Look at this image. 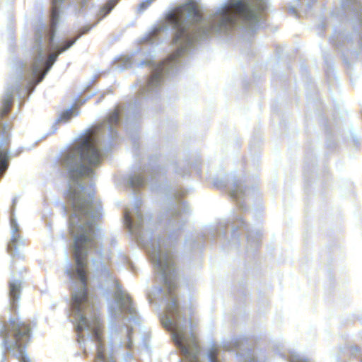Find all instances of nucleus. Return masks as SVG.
Returning a JSON list of instances; mask_svg holds the SVG:
<instances>
[{
	"mask_svg": "<svg viewBox=\"0 0 362 362\" xmlns=\"http://www.w3.org/2000/svg\"><path fill=\"white\" fill-rule=\"evenodd\" d=\"M119 122V110H115L102 123L80 136L59 159L60 165L67 172V197L71 206L69 228L73 238L72 250L76 261V267L66 270L73 284L71 321L75 325L78 343H84L87 339L95 341L98 351L95 361L115 360L103 347L100 320L93 310L86 291V268L89 253L101 286L109 288L117 286L115 301L109 308L112 317H123L125 313L129 315V321H138L129 296L116 284L105 265L110 257L107 252H102L100 238L98 239L101 233L96 224L101 214V206L94 200L92 188L95 169L105 156L101 149L102 144H110L117 137L116 127Z\"/></svg>",
	"mask_w": 362,
	"mask_h": 362,
	"instance_id": "1",
	"label": "nucleus"
},
{
	"mask_svg": "<svg viewBox=\"0 0 362 362\" xmlns=\"http://www.w3.org/2000/svg\"><path fill=\"white\" fill-rule=\"evenodd\" d=\"M255 1L231 0L221 4L208 18H203L202 8L196 2L180 6L168 16L175 29L173 44L176 51L167 59H187L195 42L212 33L226 34L236 25L248 32L255 31L260 26V11L266 8L264 0Z\"/></svg>",
	"mask_w": 362,
	"mask_h": 362,
	"instance_id": "2",
	"label": "nucleus"
},
{
	"mask_svg": "<svg viewBox=\"0 0 362 362\" xmlns=\"http://www.w3.org/2000/svg\"><path fill=\"white\" fill-rule=\"evenodd\" d=\"M165 288H156L162 293V300L165 302V312L162 320L163 326L172 331L173 340L182 354L190 362H199L198 356L200 348L198 345L191 320H184L177 302L175 289L177 287L176 276H160ZM208 362L218 361V348L212 345L206 354Z\"/></svg>",
	"mask_w": 362,
	"mask_h": 362,
	"instance_id": "3",
	"label": "nucleus"
},
{
	"mask_svg": "<svg viewBox=\"0 0 362 362\" xmlns=\"http://www.w3.org/2000/svg\"><path fill=\"white\" fill-rule=\"evenodd\" d=\"M5 347L13 351L21 362H30L23 346L30 340V327L19 318L11 319L9 324L3 326L0 330Z\"/></svg>",
	"mask_w": 362,
	"mask_h": 362,
	"instance_id": "4",
	"label": "nucleus"
},
{
	"mask_svg": "<svg viewBox=\"0 0 362 362\" xmlns=\"http://www.w3.org/2000/svg\"><path fill=\"white\" fill-rule=\"evenodd\" d=\"M246 340L239 338L226 339L221 341V347L226 351H237L238 356H240L244 362H262V358L259 357L257 351L255 349L245 348Z\"/></svg>",
	"mask_w": 362,
	"mask_h": 362,
	"instance_id": "5",
	"label": "nucleus"
},
{
	"mask_svg": "<svg viewBox=\"0 0 362 362\" xmlns=\"http://www.w3.org/2000/svg\"><path fill=\"white\" fill-rule=\"evenodd\" d=\"M189 208L180 200H176L175 206L168 211L169 225L173 230H178L182 228L186 221V215L189 213Z\"/></svg>",
	"mask_w": 362,
	"mask_h": 362,
	"instance_id": "6",
	"label": "nucleus"
},
{
	"mask_svg": "<svg viewBox=\"0 0 362 362\" xmlns=\"http://www.w3.org/2000/svg\"><path fill=\"white\" fill-rule=\"evenodd\" d=\"M151 179L144 177L143 173H135L129 177L127 184L132 187H139L144 186L145 185H153L156 183L158 180H160L161 173H158V170H153L149 173Z\"/></svg>",
	"mask_w": 362,
	"mask_h": 362,
	"instance_id": "7",
	"label": "nucleus"
},
{
	"mask_svg": "<svg viewBox=\"0 0 362 362\" xmlns=\"http://www.w3.org/2000/svg\"><path fill=\"white\" fill-rule=\"evenodd\" d=\"M344 7L353 11L357 18L355 33L360 41V46L362 47V3L355 0L343 1Z\"/></svg>",
	"mask_w": 362,
	"mask_h": 362,
	"instance_id": "8",
	"label": "nucleus"
},
{
	"mask_svg": "<svg viewBox=\"0 0 362 362\" xmlns=\"http://www.w3.org/2000/svg\"><path fill=\"white\" fill-rule=\"evenodd\" d=\"M11 240L8 244V251L11 256L18 255V248L23 245V240L19 233V226L13 216L11 219Z\"/></svg>",
	"mask_w": 362,
	"mask_h": 362,
	"instance_id": "9",
	"label": "nucleus"
},
{
	"mask_svg": "<svg viewBox=\"0 0 362 362\" xmlns=\"http://www.w3.org/2000/svg\"><path fill=\"white\" fill-rule=\"evenodd\" d=\"M132 328L127 327L126 328L121 329V333L124 334V339H122L117 329L110 334L111 346H115L118 347L127 346L128 349H131L132 346Z\"/></svg>",
	"mask_w": 362,
	"mask_h": 362,
	"instance_id": "10",
	"label": "nucleus"
},
{
	"mask_svg": "<svg viewBox=\"0 0 362 362\" xmlns=\"http://www.w3.org/2000/svg\"><path fill=\"white\" fill-rule=\"evenodd\" d=\"M22 281L19 279H13L10 281V298L11 305L13 308L17 306V303L20 300L21 286Z\"/></svg>",
	"mask_w": 362,
	"mask_h": 362,
	"instance_id": "11",
	"label": "nucleus"
},
{
	"mask_svg": "<svg viewBox=\"0 0 362 362\" xmlns=\"http://www.w3.org/2000/svg\"><path fill=\"white\" fill-rule=\"evenodd\" d=\"M284 346L281 344H275L272 349L274 351H276V354H279L282 357L286 358L290 362H312L308 358H303L300 357L298 354L295 353H290L289 355H287L285 352H281Z\"/></svg>",
	"mask_w": 362,
	"mask_h": 362,
	"instance_id": "12",
	"label": "nucleus"
},
{
	"mask_svg": "<svg viewBox=\"0 0 362 362\" xmlns=\"http://www.w3.org/2000/svg\"><path fill=\"white\" fill-rule=\"evenodd\" d=\"M230 195L233 199L239 202L240 208L243 209V206L240 203V200L245 196V190L243 188V184L240 182H234L230 191Z\"/></svg>",
	"mask_w": 362,
	"mask_h": 362,
	"instance_id": "13",
	"label": "nucleus"
},
{
	"mask_svg": "<svg viewBox=\"0 0 362 362\" xmlns=\"http://www.w3.org/2000/svg\"><path fill=\"white\" fill-rule=\"evenodd\" d=\"M16 90V88L8 87L5 96L3 99V106H2V115H5L8 113L10 107L12 104V100L14 95V91Z\"/></svg>",
	"mask_w": 362,
	"mask_h": 362,
	"instance_id": "14",
	"label": "nucleus"
},
{
	"mask_svg": "<svg viewBox=\"0 0 362 362\" xmlns=\"http://www.w3.org/2000/svg\"><path fill=\"white\" fill-rule=\"evenodd\" d=\"M78 112L75 110V107L72 106L65 110L57 119V122H69L72 117L78 115Z\"/></svg>",
	"mask_w": 362,
	"mask_h": 362,
	"instance_id": "15",
	"label": "nucleus"
},
{
	"mask_svg": "<svg viewBox=\"0 0 362 362\" xmlns=\"http://www.w3.org/2000/svg\"><path fill=\"white\" fill-rule=\"evenodd\" d=\"M119 0H108L107 3L100 8L99 15L105 18L115 7Z\"/></svg>",
	"mask_w": 362,
	"mask_h": 362,
	"instance_id": "16",
	"label": "nucleus"
},
{
	"mask_svg": "<svg viewBox=\"0 0 362 362\" xmlns=\"http://www.w3.org/2000/svg\"><path fill=\"white\" fill-rule=\"evenodd\" d=\"M132 61L131 57L124 56L122 57L117 62V69L119 71H122L131 67Z\"/></svg>",
	"mask_w": 362,
	"mask_h": 362,
	"instance_id": "17",
	"label": "nucleus"
},
{
	"mask_svg": "<svg viewBox=\"0 0 362 362\" xmlns=\"http://www.w3.org/2000/svg\"><path fill=\"white\" fill-rule=\"evenodd\" d=\"M246 231H247V240L248 245H250L251 247H253V245L255 246L257 245L259 240L260 239V236H261L260 232L257 231L255 239L252 240V232H250L247 228H246Z\"/></svg>",
	"mask_w": 362,
	"mask_h": 362,
	"instance_id": "18",
	"label": "nucleus"
},
{
	"mask_svg": "<svg viewBox=\"0 0 362 362\" xmlns=\"http://www.w3.org/2000/svg\"><path fill=\"white\" fill-rule=\"evenodd\" d=\"M153 1V0H145L141 1L139 5V11H144L146 8H148L150 6Z\"/></svg>",
	"mask_w": 362,
	"mask_h": 362,
	"instance_id": "19",
	"label": "nucleus"
},
{
	"mask_svg": "<svg viewBox=\"0 0 362 362\" xmlns=\"http://www.w3.org/2000/svg\"><path fill=\"white\" fill-rule=\"evenodd\" d=\"M300 0H295L293 5L290 6L289 11L290 12L293 14L296 17L298 16V12H297V6L298 1Z\"/></svg>",
	"mask_w": 362,
	"mask_h": 362,
	"instance_id": "20",
	"label": "nucleus"
},
{
	"mask_svg": "<svg viewBox=\"0 0 362 362\" xmlns=\"http://www.w3.org/2000/svg\"><path fill=\"white\" fill-rule=\"evenodd\" d=\"M235 220L238 221V223H240V226L238 225L236 228H233L232 234L233 236L235 235L236 230L239 227L246 228L244 221L242 220V218L240 217H239V216L235 217Z\"/></svg>",
	"mask_w": 362,
	"mask_h": 362,
	"instance_id": "21",
	"label": "nucleus"
},
{
	"mask_svg": "<svg viewBox=\"0 0 362 362\" xmlns=\"http://www.w3.org/2000/svg\"><path fill=\"white\" fill-rule=\"evenodd\" d=\"M8 167V162H0V173H4Z\"/></svg>",
	"mask_w": 362,
	"mask_h": 362,
	"instance_id": "22",
	"label": "nucleus"
},
{
	"mask_svg": "<svg viewBox=\"0 0 362 362\" xmlns=\"http://www.w3.org/2000/svg\"><path fill=\"white\" fill-rule=\"evenodd\" d=\"M214 185L217 187H222L225 186V184L222 181H218V180L214 181Z\"/></svg>",
	"mask_w": 362,
	"mask_h": 362,
	"instance_id": "23",
	"label": "nucleus"
},
{
	"mask_svg": "<svg viewBox=\"0 0 362 362\" xmlns=\"http://www.w3.org/2000/svg\"><path fill=\"white\" fill-rule=\"evenodd\" d=\"M88 100V98L85 99V100H79L78 102H77V104L78 105H83L86 100Z\"/></svg>",
	"mask_w": 362,
	"mask_h": 362,
	"instance_id": "24",
	"label": "nucleus"
},
{
	"mask_svg": "<svg viewBox=\"0 0 362 362\" xmlns=\"http://www.w3.org/2000/svg\"><path fill=\"white\" fill-rule=\"evenodd\" d=\"M88 100V98L85 99V100H79L78 102H77V104L78 105H83L86 100Z\"/></svg>",
	"mask_w": 362,
	"mask_h": 362,
	"instance_id": "25",
	"label": "nucleus"
},
{
	"mask_svg": "<svg viewBox=\"0 0 362 362\" xmlns=\"http://www.w3.org/2000/svg\"><path fill=\"white\" fill-rule=\"evenodd\" d=\"M152 301H153L152 297H150V302H152Z\"/></svg>",
	"mask_w": 362,
	"mask_h": 362,
	"instance_id": "26",
	"label": "nucleus"
},
{
	"mask_svg": "<svg viewBox=\"0 0 362 362\" xmlns=\"http://www.w3.org/2000/svg\"><path fill=\"white\" fill-rule=\"evenodd\" d=\"M1 362H4V359H2V361H1Z\"/></svg>",
	"mask_w": 362,
	"mask_h": 362,
	"instance_id": "27",
	"label": "nucleus"
}]
</instances>
